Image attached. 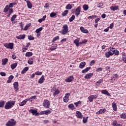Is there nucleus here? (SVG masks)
Masks as SVG:
<instances>
[{
    "label": "nucleus",
    "mask_w": 126,
    "mask_h": 126,
    "mask_svg": "<svg viewBox=\"0 0 126 126\" xmlns=\"http://www.w3.org/2000/svg\"><path fill=\"white\" fill-rule=\"evenodd\" d=\"M73 79V76H70L69 77L65 79V81L66 82H71V81H72Z\"/></svg>",
    "instance_id": "nucleus-19"
},
{
    "label": "nucleus",
    "mask_w": 126,
    "mask_h": 126,
    "mask_svg": "<svg viewBox=\"0 0 126 126\" xmlns=\"http://www.w3.org/2000/svg\"><path fill=\"white\" fill-rule=\"evenodd\" d=\"M76 116L78 119H82V114L79 111H77L76 112Z\"/></svg>",
    "instance_id": "nucleus-17"
},
{
    "label": "nucleus",
    "mask_w": 126,
    "mask_h": 126,
    "mask_svg": "<svg viewBox=\"0 0 126 126\" xmlns=\"http://www.w3.org/2000/svg\"><path fill=\"white\" fill-rule=\"evenodd\" d=\"M58 48V44H52L51 47L50 48V50L51 51H55L56 49Z\"/></svg>",
    "instance_id": "nucleus-25"
},
{
    "label": "nucleus",
    "mask_w": 126,
    "mask_h": 126,
    "mask_svg": "<svg viewBox=\"0 0 126 126\" xmlns=\"http://www.w3.org/2000/svg\"><path fill=\"white\" fill-rule=\"evenodd\" d=\"M51 113H52L51 110H46L40 112L39 115H50Z\"/></svg>",
    "instance_id": "nucleus-14"
},
{
    "label": "nucleus",
    "mask_w": 126,
    "mask_h": 126,
    "mask_svg": "<svg viewBox=\"0 0 126 126\" xmlns=\"http://www.w3.org/2000/svg\"><path fill=\"white\" fill-rule=\"evenodd\" d=\"M101 93L102 94H104V95H107V96H108V97H111V94L109 93L108 91L106 90H103L101 91Z\"/></svg>",
    "instance_id": "nucleus-15"
},
{
    "label": "nucleus",
    "mask_w": 126,
    "mask_h": 126,
    "mask_svg": "<svg viewBox=\"0 0 126 126\" xmlns=\"http://www.w3.org/2000/svg\"><path fill=\"white\" fill-rule=\"evenodd\" d=\"M69 93H67L65 94V95L63 98V101L64 102V103H67L68 102V98L69 97Z\"/></svg>",
    "instance_id": "nucleus-10"
},
{
    "label": "nucleus",
    "mask_w": 126,
    "mask_h": 126,
    "mask_svg": "<svg viewBox=\"0 0 126 126\" xmlns=\"http://www.w3.org/2000/svg\"><path fill=\"white\" fill-rule=\"evenodd\" d=\"M25 56L26 57H32V56H33V53L32 52H27Z\"/></svg>",
    "instance_id": "nucleus-44"
},
{
    "label": "nucleus",
    "mask_w": 126,
    "mask_h": 126,
    "mask_svg": "<svg viewBox=\"0 0 126 126\" xmlns=\"http://www.w3.org/2000/svg\"><path fill=\"white\" fill-rule=\"evenodd\" d=\"M94 64H95V61L92 60V61L90 62V65L91 66H92V65H94Z\"/></svg>",
    "instance_id": "nucleus-61"
},
{
    "label": "nucleus",
    "mask_w": 126,
    "mask_h": 126,
    "mask_svg": "<svg viewBox=\"0 0 126 126\" xmlns=\"http://www.w3.org/2000/svg\"><path fill=\"white\" fill-rule=\"evenodd\" d=\"M114 23H111L109 27H108V28H109V29H113V27H114Z\"/></svg>",
    "instance_id": "nucleus-62"
},
{
    "label": "nucleus",
    "mask_w": 126,
    "mask_h": 126,
    "mask_svg": "<svg viewBox=\"0 0 126 126\" xmlns=\"http://www.w3.org/2000/svg\"><path fill=\"white\" fill-rule=\"evenodd\" d=\"M28 38L29 40H34L35 39V38H34L33 36H32V35H29L28 36Z\"/></svg>",
    "instance_id": "nucleus-56"
},
{
    "label": "nucleus",
    "mask_w": 126,
    "mask_h": 126,
    "mask_svg": "<svg viewBox=\"0 0 126 126\" xmlns=\"http://www.w3.org/2000/svg\"><path fill=\"white\" fill-rule=\"evenodd\" d=\"M102 70H103V68H102V67H99L96 69V72H99L100 71H102Z\"/></svg>",
    "instance_id": "nucleus-59"
},
{
    "label": "nucleus",
    "mask_w": 126,
    "mask_h": 126,
    "mask_svg": "<svg viewBox=\"0 0 126 126\" xmlns=\"http://www.w3.org/2000/svg\"><path fill=\"white\" fill-rule=\"evenodd\" d=\"M68 32V26L67 25H64L63 27V30L59 32L62 35H66Z\"/></svg>",
    "instance_id": "nucleus-3"
},
{
    "label": "nucleus",
    "mask_w": 126,
    "mask_h": 126,
    "mask_svg": "<svg viewBox=\"0 0 126 126\" xmlns=\"http://www.w3.org/2000/svg\"><path fill=\"white\" fill-rule=\"evenodd\" d=\"M0 74L1 76H5L6 75V74H5V73L3 72H0Z\"/></svg>",
    "instance_id": "nucleus-63"
},
{
    "label": "nucleus",
    "mask_w": 126,
    "mask_h": 126,
    "mask_svg": "<svg viewBox=\"0 0 126 126\" xmlns=\"http://www.w3.org/2000/svg\"><path fill=\"white\" fill-rule=\"evenodd\" d=\"M29 112L31 113L32 115H35V116H38L40 115V113H38V111H37V110L35 109H30L29 110Z\"/></svg>",
    "instance_id": "nucleus-12"
},
{
    "label": "nucleus",
    "mask_w": 126,
    "mask_h": 126,
    "mask_svg": "<svg viewBox=\"0 0 126 126\" xmlns=\"http://www.w3.org/2000/svg\"><path fill=\"white\" fill-rule=\"evenodd\" d=\"M97 17V16L96 15H92V16H90L89 17H88V19H93L94 18H96V17Z\"/></svg>",
    "instance_id": "nucleus-51"
},
{
    "label": "nucleus",
    "mask_w": 126,
    "mask_h": 126,
    "mask_svg": "<svg viewBox=\"0 0 126 126\" xmlns=\"http://www.w3.org/2000/svg\"><path fill=\"white\" fill-rule=\"evenodd\" d=\"M1 62L2 65H5V64H6V63H7V62H8V59L7 58L3 59H2Z\"/></svg>",
    "instance_id": "nucleus-23"
},
{
    "label": "nucleus",
    "mask_w": 126,
    "mask_h": 126,
    "mask_svg": "<svg viewBox=\"0 0 126 126\" xmlns=\"http://www.w3.org/2000/svg\"><path fill=\"white\" fill-rule=\"evenodd\" d=\"M115 54V48H109L108 49V51L105 53V57L106 58H110L111 56H113Z\"/></svg>",
    "instance_id": "nucleus-2"
},
{
    "label": "nucleus",
    "mask_w": 126,
    "mask_h": 126,
    "mask_svg": "<svg viewBox=\"0 0 126 126\" xmlns=\"http://www.w3.org/2000/svg\"><path fill=\"white\" fill-rule=\"evenodd\" d=\"M42 30H43V27H40V28L36 29L35 32V33H38L41 32V31H42Z\"/></svg>",
    "instance_id": "nucleus-46"
},
{
    "label": "nucleus",
    "mask_w": 126,
    "mask_h": 126,
    "mask_svg": "<svg viewBox=\"0 0 126 126\" xmlns=\"http://www.w3.org/2000/svg\"><path fill=\"white\" fill-rule=\"evenodd\" d=\"M13 87L15 91H16V92H17L19 90V88H18V86H19L18 82H15L13 83Z\"/></svg>",
    "instance_id": "nucleus-11"
},
{
    "label": "nucleus",
    "mask_w": 126,
    "mask_h": 126,
    "mask_svg": "<svg viewBox=\"0 0 126 126\" xmlns=\"http://www.w3.org/2000/svg\"><path fill=\"white\" fill-rule=\"evenodd\" d=\"M10 9V8H9L8 5H6L5 6V8H4L3 12L6 13V12H7V11H8Z\"/></svg>",
    "instance_id": "nucleus-37"
},
{
    "label": "nucleus",
    "mask_w": 126,
    "mask_h": 126,
    "mask_svg": "<svg viewBox=\"0 0 126 126\" xmlns=\"http://www.w3.org/2000/svg\"><path fill=\"white\" fill-rule=\"evenodd\" d=\"M81 12V6H79L75 10V14L76 16H78L79 14H80V12Z\"/></svg>",
    "instance_id": "nucleus-9"
},
{
    "label": "nucleus",
    "mask_w": 126,
    "mask_h": 126,
    "mask_svg": "<svg viewBox=\"0 0 126 126\" xmlns=\"http://www.w3.org/2000/svg\"><path fill=\"white\" fill-rule=\"evenodd\" d=\"M53 91H54L53 94V96H58L60 93H61V91H60V90L57 89L55 87H54L52 89H51V92H53Z\"/></svg>",
    "instance_id": "nucleus-5"
},
{
    "label": "nucleus",
    "mask_w": 126,
    "mask_h": 126,
    "mask_svg": "<svg viewBox=\"0 0 126 126\" xmlns=\"http://www.w3.org/2000/svg\"><path fill=\"white\" fill-rule=\"evenodd\" d=\"M120 118L123 119V120L126 119V113H123L122 114L120 115Z\"/></svg>",
    "instance_id": "nucleus-40"
},
{
    "label": "nucleus",
    "mask_w": 126,
    "mask_h": 126,
    "mask_svg": "<svg viewBox=\"0 0 126 126\" xmlns=\"http://www.w3.org/2000/svg\"><path fill=\"white\" fill-rule=\"evenodd\" d=\"M92 76H93V73H90L86 74V75L84 76V78H85V79H90Z\"/></svg>",
    "instance_id": "nucleus-16"
},
{
    "label": "nucleus",
    "mask_w": 126,
    "mask_h": 126,
    "mask_svg": "<svg viewBox=\"0 0 126 126\" xmlns=\"http://www.w3.org/2000/svg\"><path fill=\"white\" fill-rule=\"evenodd\" d=\"M112 106L113 110L114 111V112L118 111V107L117 106V103H116V102H113L112 103Z\"/></svg>",
    "instance_id": "nucleus-18"
},
{
    "label": "nucleus",
    "mask_w": 126,
    "mask_h": 126,
    "mask_svg": "<svg viewBox=\"0 0 126 126\" xmlns=\"http://www.w3.org/2000/svg\"><path fill=\"white\" fill-rule=\"evenodd\" d=\"M122 60L124 62V63H126V55H124L123 56Z\"/></svg>",
    "instance_id": "nucleus-58"
},
{
    "label": "nucleus",
    "mask_w": 126,
    "mask_h": 126,
    "mask_svg": "<svg viewBox=\"0 0 126 126\" xmlns=\"http://www.w3.org/2000/svg\"><path fill=\"white\" fill-rule=\"evenodd\" d=\"M91 69V67H87L85 69L82 70V73H86V72H88L89 70Z\"/></svg>",
    "instance_id": "nucleus-26"
},
{
    "label": "nucleus",
    "mask_w": 126,
    "mask_h": 126,
    "mask_svg": "<svg viewBox=\"0 0 126 126\" xmlns=\"http://www.w3.org/2000/svg\"><path fill=\"white\" fill-rule=\"evenodd\" d=\"M88 120V117H83V123H84V124H86L87 123Z\"/></svg>",
    "instance_id": "nucleus-48"
},
{
    "label": "nucleus",
    "mask_w": 126,
    "mask_h": 126,
    "mask_svg": "<svg viewBox=\"0 0 126 126\" xmlns=\"http://www.w3.org/2000/svg\"><path fill=\"white\" fill-rule=\"evenodd\" d=\"M26 103H27V101H26V100L25 99L22 102L19 103V106H20L21 107L22 106H24V105H25Z\"/></svg>",
    "instance_id": "nucleus-41"
},
{
    "label": "nucleus",
    "mask_w": 126,
    "mask_h": 126,
    "mask_svg": "<svg viewBox=\"0 0 126 126\" xmlns=\"http://www.w3.org/2000/svg\"><path fill=\"white\" fill-rule=\"evenodd\" d=\"M59 39H60V36H57L53 39L52 42H56V41H57V40H59Z\"/></svg>",
    "instance_id": "nucleus-50"
},
{
    "label": "nucleus",
    "mask_w": 126,
    "mask_h": 126,
    "mask_svg": "<svg viewBox=\"0 0 126 126\" xmlns=\"http://www.w3.org/2000/svg\"><path fill=\"white\" fill-rule=\"evenodd\" d=\"M68 108H69V109H71V110H74V105H73V104H70L68 106Z\"/></svg>",
    "instance_id": "nucleus-47"
},
{
    "label": "nucleus",
    "mask_w": 126,
    "mask_h": 126,
    "mask_svg": "<svg viewBox=\"0 0 126 126\" xmlns=\"http://www.w3.org/2000/svg\"><path fill=\"white\" fill-rule=\"evenodd\" d=\"M80 40V38H76L74 40V43L75 44L76 47H79V45H80V44H79Z\"/></svg>",
    "instance_id": "nucleus-21"
},
{
    "label": "nucleus",
    "mask_w": 126,
    "mask_h": 126,
    "mask_svg": "<svg viewBox=\"0 0 126 126\" xmlns=\"http://www.w3.org/2000/svg\"><path fill=\"white\" fill-rule=\"evenodd\" d=\"M13 78H14V76H13V75H10L8 77V80L7 81V83H11V81Z\"/></svg>",
    "instance_id": "nucleus-29"
},
{
    "label": "nucleus",
    "mask_w": 126,
    "mask_h": 126,
    "mask_svg": "<svg viewBox=\"0 0 126 126\" xmlns=\"http://www.w3.org/2000/svg\"><path fill=\"white\" fill-rule=\"evenodd\" d=\"M102 82H103V79H101L97 81L95 83V85L96 86H99V85H100V84H101Z\"/></svg>",
    "instance_id": "nucleus-36"
},
{
    "label": "nucleus",
    "mask_w": 126,
    "mask_h": 126,
    "mask_svg": "<svg viewBox=\"0 0 126 126\" xmlns=\"http://www.w3.org/2000/svg\"><path fill=\"white\" fill-rule=\"evenodd\" d=\"M65 8L66 9H70L71 8H72V6L70 4H68L66 5Z\"/></svg>",
    "instance_id": "nucleus-49"
},
{
    "label": "nucleus",
    "mask_w": 126,
    "mask_h": 126,
    "mask_svg": "<svg viewBox=\"0 0 126 126\" xmlns=\"http://www.w3.org/2000/svg\"><path fill=\"white\" fill-rule=\"evenodd\" d=\"M119 78V75H118V74H115L113 75V78L115 80V79H117V78Z\"/></svg>",
    "instance_id": "nucleus-60"
},
{
    "label": "nucleus",
    "mask_w": 126,
    "mask_h": 126,
    "mask_svg": "<svg viewBox=\"0 0 126 126\" xmlns=\"http://www.w3.org/2000/svg\"><path fill=\"white\" fill-rule=\"evenodd\" d=\"M14 5H15V3L14 2H12L10 3L9 5H8V7L10 8V7H13Z\"/></svg>",
    "instance_id": "nucleus-54"
},
{
    "label": "nucleus",
    "mask_w": 126,
    "mask_h": 126,
    "mask_svg": "<svg viewBox=\"0 0 126 126\" xmlns=\"http://www.w3.org/2000/svg\"><path fill=\"white\" fill-rule=\"evenodd\" d=\"M13 13V8H10L8 11V14L7 15V17H10V16L11 15V14Z\"/></svg>",
    "instance_id": "nucleus-33"
},
{
    "label": "nucleus",
    "mask_w": 126,
    "mask_h": 126,
    "mask_svg": "<svg viewBox=\"0 0 126 126\" xmlns=\"http://www.w3.org/2000/svg\"><path fill=\"white\" fill-rule=\"evenodd\" d=\"M18 64V63H12L10 65L11 68L13 70L15 68H16V66H17Z\"/></svg>",
    "instance_id": "nucleus-31"
},
{
    "label": "nucleus",
    "mask_w": 126,
    "mask_h": 126,
    "mask_svg": "<svg viewBox=\"0 0 126 126\" xmlns=\"http://www.w3.org/2000/svg\"><path fill=\"white\" fill-rule=\"evenodd\" d=\"M85 65H86V63H85V62H83L80 63L79 67L80 68H83Z\"/></svg>",
    "instance_id": "nucleus-27"
},
{
    "label": "nucleus",
    "mask_w": 126,
    "mask_h": 126,
    "mask_svg": "<svg viewBox=\"0 0 126 126\" xmlns=\"http://www.w3.org/2000/svg\"><path fill=\"white\" fill-rule=\"evenodd\" d=\"M97 97H98V94H96L95 95L92 94V95H90L88 97V98L89 102H93V99H97Z\"/></svg>",
    "instance_id": "nucleus-6"
},
{
    "label": "nucleus",
    "mask_w": 126,
    "mask_h": 126,
    "mask_svg": "<svg viewBox=\"0 0 126 126\" xmlns=\"http://www.w3.org/2000/svg\"><path fill=\"white\" fill-rule=\"evenodd\" d=\"M45 81V77L44 75L41 76V78L38 80V83L42 84Z\"/></svg>",
    "instance_id": "nucleus-20"
},
{
    "label": "nucleus",
    "mask_w": 126,
    "mask_h": 126,
    "mask_svg": "<svg viewBox=\"0 0 126 126\" xmlns=\"http://www.w3.org/2000/svg\"><path fill=\"white\" fill-rule=\"evenodd\" d=\"M110 8L113 11H115V10H118L119 9V6H112L110 7Z\"/></svg>",
    "instance_id": "nucleus-28"
},
{
    "label": "nucleus",
    "mask_w": 126,
    "mask_h": 126,
    "mask_svg": "<svg viewBox=\"0 0 126 126\" xmlns=\"http://www.w3.org/2000/svg\"><path fill=\"white\" fill-rule=\"evenodd\" d=\"M28 69H29V67L28 66L25 67L21 71L22 74H24V73H26V72L28 71Z\"/></svg>",
    "instance_id": "nucleus-30"
},
{
    "label": "nucleus",
    "mask_w": 126,
    "mask_h": 126,
    "mask_svg": "<svg viewBox=\"0 0 126 126\" xmlns=\"http://www.w3.org/2000/svg\"><path fill=\"white\" fill-rule=\"evenodd\" d=\"M4 104H5L4 100H1L0 101V108H3L4 107Z\"/></svg>",
    "instance_id": "nucleus-35"
},
{
    "label": "nucleus",
    "mask_w": 126,
    "mask_h": 126,
    "mask_svg": "<svg viewBox=\"0 0 126 126\" xmlns=\"http://www.w3.org/2000/svg\"><path fill=\"white\" fill-rule=\"evenodd\" d=\"M15 125H16V121L13 119H11L6 123V126H14Z\"/></svg>",
    "instance_id": "nucleus-4"
},
{
    "label": "nucleus",
    "mask_w": 126,
    "mask_h": 126,
    "mask_svg": "<svg viewBox=\"0 0 126 126\" xmlns=\"http://www.w3.org/2000/svg\"><path fill=\"white\" fill-rule=\"evenodd\" d=\"M42 72L39 71H37L35 72V75H42Z\"/></svg>",
    "instance_id": "nucleus-55"
},
{
    "label": "nucleus",
    "mask_w": 126,
    "mask_h": 126,
    "mask_svg": "<svg viewBox=\"0 0 126 126\" xmlns=\"http://www.w3.org/2000/svg\"><path fill=\"white\" fill-rule=\"evenodd\" d=\"M112 125L113 126H123L122 125L118 124V122H117V121H116V120H115L113 122Z\"/></svg>",
    "instance_id": "nucleus-34"
},
{
    "label": "nucleus",
    "mask_w": 126,
    "mask_h": 126,
    "mask_svg": "<svg viewBox=\"0 0 126 126\" xmlns=\"http://www.w3.org/2000/svg\"><path fill=\"white\" fill-rule=\"evenodd\" d=\"M43 106L44 108H46V109L50 108V101H49V100L44 99L43 103Z\"/></svg>",
    "instance_id": "nucleus-7"
},
{
    "label": "nucleus",
    "mask_w": 126,
    "mask_h": 126,
    "mask_svg": "<svg viewBox=\"0 0 126 126\" xmlns=\"http://www.w3.org/2000/svg\"><path fill=\"white\" fill-rule=\"evenodd\" d=\"M19 25L21 27V30H23V24L22 23V22L20 23Z\"/></svg>",
    "instance_id": "nucleus-64"
},
{
    "label": "nucleus",
    "mask_w": 126,
    "mask_h": 126,
    "mask_svg": "<svg viewBox=\"0 0 126 126\" xmlns=\"http://www.w3.org/2000/svg\"><path fill=\"white\" fill-rule=\"evenodd\" d=\"M114 54H115L116 56H119V55H120V52L118 50H116L115 48Z\"/></svg>",
    "instance_id": "nucleus-57"
},
{
    "label": "nucleus",
    "mask_w": 126,
    "mask_h": 126,
    "mask_svg": "<svg viewBox=\"0 0 126 126\" xmlns=\"http://www.w3.org/2000/svg\"><path fill=\"white\" fill-rule=\"evenodd\" d=\"M26 2L27 3L28 8L31 9V8H32V4L31 3V2H30V0H27Z\"/></svg>",
    "instance_id": "nucleus-32"
},
{
    "label": "nucleus",
    "mask_w": 126,
    "mask_h": 126,
    "mask_svg": "<svg viewBox=\"0 0 126 126\" xmlns=\"http://www.w3.org/2000/svg\"><path fill=\"white\" fill-rule=\"evenodd\" d=\"M68 13V10H66L63 11V12L62 13V16H65L66 15H67V14Z\"/></svg>",
    "instance_id": "nucleus-43"
},
{
    "label": "nucleus",
    "mask_w": 126,
    "mask_h": 126,
    "mask_svg": "<svg viewBox=\"0 0 126 126\" xmlns=\"http://www.w3.org/2000/svg\"><path fill=\"white\" fill-rule=\"evenodd\" d=\"M106 111H107V110L105 108L100 109L98 111L96 112V114L102 115V114H105V113H106Z\"/></svg>",
    "instance_id": "nucleus-13"
},
{
    "label": "nucleus",
    "mask_w": 126,
    "mask_h": 126,
    "mask_svg": "<svg viewBox=\"0 0 126 126\" xmlns=\"http://www.w3.org/2000/svg\"><path fill=\"white\" fill-rule=\"evenodd\" d=\"M83 8L85 11H86L88 10V8H89V7L88 6V5L87 4H84L83 5Z\"/></svg>",
    "instance_id": "nucleus-39"
},
{
    "label": "nucleus",
    "mask_w": 126,
    "mask_h": 126,
    "mask_svg": "<svg viewBox=\"0 0 126 126\" xmlns=\"http://www.w3.org/2000/svg\"><path fill=\"white\" fill-rule=\"evenodd\" d=\"M16 17H17V15L15 14L13 15L10 19V21H11V22H13V21H14V20L16 19Z\"/></svg>",
    "instance_id": "nucleus-38"
},
{
    "label": "nucleus",
    "mask_w": 126,
    "mask_h": 126,
    "mask_svg": "<svg viewBox=\"0 0 126 126\" xmlns=\"http://www.w3.org/2000/svg\"><path fill=\"white\" fill-rule=\"evenodd\" d=\"M15 105V101L10 100L7 101L5 105L4 109L6 110H9L11 109Z\"/></svg>",
    "instance_id": "nucleus-1"
},
{
    "label": "nucleus",
    "mask_w": 126,
    "mask_h": 126,
    "mask_svg": "<svg viewBox=\"0 0 126 126\" xmlns=\"http://www.w3.org/2000/svg\"><path fill=\"white\" fill-rule=\"evenodd\" d=\"M75 19V16L74 15H72V16L69 19V22H72L73 20Z\"/></svg>",
    "instance_id": "nucleus-42"
},
{
    "label": "nucleus",
    "mask_w": 126,
    "mask_h": 126,
    "mask_svg": "<svg viewBox=\"0 0 126 126\" xmlns=\"http://www.w3.org/2000/svg\"><path fill=\"white\" fill-rule=\"evenodd\" d=\"M80 104H81V101L80 100L74 103V105L76 106V107H78V105H80Z\"/></svg>",
    "instance_id": "nucleus-53"
},
{
    "label": "nucleus",
    "mask_w": 126,
    "mask_h": 126,
    "mask_svg": "<svg viewBox=\"0 0 126 126\" xmlns=\"http://www.w3.org/2000/svg\"><path fill=\"white\" fill-rule=\"evenodd\" d=\"M25 34H21L19 36H16V39H18V40H22L23 39H25Z\"/></svg>",
    "instance_id": "nucleus-22"
},
{
    "label": "nucleus",
    "mask_w": 126,
    "mask_h": 126,
    "mask_svg": "<svg viewBox=\"0 0 126 126\" xmlns=\"http://www.w3.org/2000/svg\"><path fill=\"white\" fill-rule=\"evenodd\" d=\"M56 15H57V13H56L55 12H52L50 14V17H55V16H56Z\"/></svg>",
    "instance_id": "nucleus-52"
},
{
    "label": "nucleus",
    "mask_w": 126,
    "mask_h": 126,
    "mask_svg": "<svg viewBox=\"0 0 126 126\" xmlns=\"http://www.w3.org/2000/svg\"><path fill=\"white\" fill-rule=\"evenodd\" d=\"M4 46L7 49H10L11 50H12L13 49V43H4Z\"/></svg>",
    "instance_id": "nucleus-8"
},
{
    "label": "nucleus",
    "mask_w": 126,
    "mask_h": 126,
    "mask_svg": "<svg viewBox=\"0 0 126 126\" xmlns=\"http://www.w3.org/2000/svg\"><path fill=\"white\" fill-rule=\"evenodd\" d=\"M80 30H81V32H82V33H85L86 34H87V33L89 32L88 30L84 29L83 27H81L80 28Z\"/></svg>",
    "instance_id": "nucleus-24"
},
{
    "label": "nucleus",
    "mask_w": 126,
    "mask_h": 126,
    "mask_svg": "<svg viewBox=\"0 0 126 126\" xmlns=\"http://www.w3.org/2000/svg\"><path fill=\"white\" fill-rule=\"evenodd\" d=\"M33 59L32 58H31L29 59L28 61V63H29V64H33Z\"/></svg>",
    "instance_id": "nucleus-45"
}]
</instances>
